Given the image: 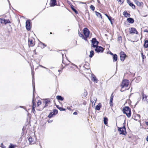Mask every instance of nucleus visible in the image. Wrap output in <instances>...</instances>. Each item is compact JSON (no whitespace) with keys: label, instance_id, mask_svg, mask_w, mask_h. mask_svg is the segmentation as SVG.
I'll return each mask as SVG.
<instances>
[{"label":"nucleus","instance_id":"obj_1","mask_svg":"<svg viewBox=\"0 0 148 148\" xmlns=\"http://www.w3.org/2000/svg\"><path fill=\"white\" fill-rule=\"evenodd\" d=\"M123 112L124 114H125L129 118L131 115V110L130 108L128 106H125L123 108Z\"/></svg>","mask_w":148,"mask_h":148},{"label":"nucleus","instance_id":"obj_2","mask_svg":"<svg viewBox=\"0 0 148 148\" xmlns=\"http://www.w3.org/2000/svg\"><path fill=\"white\" fill-rule=\"evenodd\" d=\"M118 131L119 132V133L120 134H122L125 135L127 132L126 131V128L125 126L121 127H118Z\"/></svg>","mask_w":148,"mask_h":148},{"label":"nucleus","instance_id":"obj_3","mask_svg":"<svg viewBox=\"0 0 148 148\" xmlns=\"http://www.w3.org/2000/svg\"><path fill=\"white\" fill-rule=\"evenodd\" d=\"M83 33L85 36V40H87V38L89 36L90 31L86 27H85L83 29Z\"/></svg>","mask_w":148,"mask_h":148},{"label":"nucleus","instance_id":"obj_4","mask_svg":"<svg viewBox=\"0 0 148 148\" xmlns=\"http://www.w3.org/2000/svg\"><path fill=\"white\" fill-rule=\"evenodd\" d=\"M129 81L127 79H124L123 80L121 84V87L122 88H123L125 87H127L129 84Z\"/></svg>","mask_w":148,"mask_h":148},{"label":"nucleus","instance_id":"obj_5","mask_svg":"<svg viewBox=\"0 0 148 148\" xmlns=\"http://www.w3.org/2000/svg\"><path fill=\"white\" fill-rule=\"evenodd\" d=\"M91 42L92 47L94 48L98 45L99 43V42L97 40L96 38H92Z\"/></svg>","mask_w":148,"mask_h":148},{"label":"nucleus","instance_id":"obj_6","mask_svg":"<svg viewBox=\"0 0 148 148\" xmlns=\"http://www.w3.org/2000/svg\"><path fill=\"white\" fill-rule=\"evenodd\" d=\"M120 56L121 61H123L125 60L127 56L124 52L122 51L120 53Z\"/></svg>","mask_w":148,"mask_h":148},{"label":"nucleus","instance_id":"obj_7","mask_svg":"<svg viewBox=\"0 0 148 148\" xmlns=\"http://www.w3.org/2000/svg\"><path fill=\"white\" fill-rule=\"evenodd\" d=\"M95 47L96 48L95 49V51L97 52L102 53L103 52L104 49L102 47L97 45V46H96V47Z\"/></svg>","mask_w":148,"mask_h":148},{"label":"nucleus","instance_id":"obj_8","mask_svg":"<svg viewBox=\"0 0 148 148\" xmlns=\"http://www.w3.org/2000/svg\"><path fill=\"white\" fill-rule=\"evenodd\" d=\"M30 20H27L26 22V28L27 30L29 31L31 29Z\"/></svg>","mask_w":148,"mask_h":148},{"label":"nucleus","instance_id":"obj_9","mask_svg":"<svg viewBox=\"0 0 148 148\" xmlns=\"http://www.w3.org/2000/svg\"><path fill=\"white\" fill-rule=\"evenodd\" d=\"M28 140L29 142V144H34L36 141V138L35 137L34 138L32 137L31 136H30L28 138Z\"/></svg>","mask_w":148,"mask_h":148},{"label":"nucleus","instance_id":"obj_10","mask_svg":"<svg viewBox=\"0 0 148 148\" xmlns=\"http://www.w3.org/2000/svg\"><path fill=\"white\" fill-rule=\"evenodd\" d=\"M130 33L131 34H138V32L136 30V29L134 27L131 28L130 29Z\"/></svg>","mask_w":148,"mask_h":148},{"label":"nucleus","instance_id":"obj_11","mask_svg":"<svg viewBox=\"0 0 148 148\" xmlns=\"http://www.w3.org/2000/svg\"><path fill=\"white\" fill-rule=\"evenodd\" d=\"M142 96L143 97V100L144 101H146L147 103H148V99H147V96H146L144 94L143 92L142 93Z\"/></svg>","mask_w":148,"mask_h":148},{"label":"nucleus","instance_id":"obj_12","mask_svg":"<svg viewBox=\"0 0 148 148\" xmlns=\"http://www.w3.org/2000/svg\"><path fill=\"white\" fill-rule=\"evenodd\" d=\"M51 6H54L56 5V0H51L50 3Z\"/></svg>","mask_w":148,"mask_h":148},{"label":"nucleus","instance_id":"obj_13","mask_svg":"<svg viewBox=\"0 0 148 148\" xmlns=\"http://www.w3.org/2000/svg\"><path fill=\"white\" fill-rule=\"evenodd\" d=\"M35 44L33 42V40L32 39H28V45L29 46L31 47L33 46Z\"/></svg>","mask_w":148,"mask_h":148},{"label":"nucleus","instance_id":"obj_14","mask_svg":"<svg viewBox=\"0 0 148 148\" xmlns=\"http://www.w3.org/2000/svg\"><path fill=\"white\" fill-rule=\"evenodd\" d=\"M91 80L97 83L98 81V80L96 77L95 76L93 75H92V77L91 78Z\"/></svg>","mask_w":148,"mask_h":148},{"label":"nucleus","instance_id":"obj_15","mask_svg":"<svg viewBox=\"0 0 148 148\" xmlns=\"http://www.w3.org/2000/svg\"><path fill=\"white\" fill-rule=\"evenodd\" d=\"M50 101L49 100L47 99H45L44 100V101L43 102V103H45V105L44 107V108L46 106H47L50 103Z\"/></svg>","mask_w":148,"mask_h":148},{"label":"nucleus","instance_id":"obj_16","mask_svg":"<svg viewBox=\"0 0 148 148\" xmlns=\"http://www.w3.org/2000/svg\"><path fill=\"white\" fill-rule=\"evenodd\" d=\"M127 21L129 23H134V19L132 18L129 17L127 19Z\"/></svg>","mask_w":148,"mask_h":148},{"label":"nucleus","instance_id":"obj_17","mask_svg":"<svg viewBox=\"0 0 148 148\" xmlns=\"http://www.w3.org/2000/svg\"><path fill=\"white\" fill-rule=\"evenodd\" d=\"M140 116L139 114H137L136 116L133 117V118L136 120H138L140 119Z\"/></svg>","mask_w":148,"mask_h":148},{"label":"nucleus","instance_id":"obj_18","mask_svg":"<svg viewBox=\"0 0 148 148\" xmlns=\"http://www.w3.org/2000/svg\"><path fill=\"white\" fill-rule=\"evenodd\" d=\"M123 14L124 16L125 17H129L130 16V14L128 13L127 11H125L123 12Z\"/></svg>","mask_w":148,"mask_h":148},{"label":"nucleus","instance_id":"obj_19","mask_svg":"<svg viewBox=\"0 0 148 148\" xmlns=\"http://www.w3.org/2000/svg\"><path fill=\"white\" fill-rule=\"evenodd\" d=\"M118 57L116 54H114L113 56V62H116L117 60Z\"/></svg>","mask_w":148,"mask_h":148},{"label":"nucleus","instance_id":"obj_20","mask_svg":"<svg viewBox=\"0 0 148 148\" xmlns=\"http://www.w3.org/2000/svg\"><path fill=\"white\" fill-rule=\"evenodd\" d=\"M135 79V82L138 83L141 80V77L140 76H138Z\"/></svg>","mask_w":148,"mask_h":148},{"label":"nucleus","instance_id":"obj_21","mask_svg":"<svg viewBox=\"0 0 148 148\" xmlns=\"http://www.w3.org/2000/svg\"><path fill=\"white\" fill-rule=\"evenodd\" d=\"M56 98L58 100L60 101H63L64 99V98L63 97L60 95L57 96H56Z\"/></svg>","mask_w":148,"mask_h":148},{"label":"nucleus","instance_id":"obj_22","mask_svg":"<svg viewBox=\"0 0 148 148\" xmlns=\"http://www.w3.org/2000/svg\"><path fill=\"white\" fill-rule=\"evenodd\" d=\"M34 80V77H32V81L33 92H34V91L35 90Z\"/></svg>","mask_w":148,"mask_h":148},{"label":"nucleus","instance_id":"obj_23","mask_svg":"<svg viewBox=\"0 0 148 148\" xmlns=\"http://www.w3.org/2000/svg\"><path fill=\"white\" fill-rule=\"evenodd\" d=\"M39 45L40 47L42 48H44L46 46V45H45L44 43L41 42H40V43L39 44Z\"/></svg>","mask_w":148,"mask_h":148},{"label":"nucleus","instance_id":"obj_24","mask_svg":"<svg viewBox=\"0 0 148 148\" xmlns=\"http://www.w3.org/2000/svg\"><path fill=\"white\" fill-rule=\"evenodd\" d=\"M4 24L6 25L7 23H10L11 22H10L9 19H4Z\"/></svg>","mask_w":148,"mask_h":148},{"label":"nucleus","instance_id":"obj_25","mask_svg":"<svg viewBox=\"0 0 148 148\" xmlns=\"http://www.w3.org/2000/svg\"><path fill=\"white\" fill-rule=\"evenodd\" d=\"M90 54L89 56L90 58H91L94 54V51L92 50H91L90 51Z\"/></svg>","mask_w":148,"mask_h":148},{"label":"nucleus","instance_id":"obj_26","mask_svg":"<svg viewBox=\"0 0 148 148\" xmlns=\"http://www.w3.org/2000/svg\"><path fill=\"white\" fill-rule=\"evenodd\" d=\"M144 46L145 48L148 47V40H146L145 41Z\"/></svg>","mask_w":148,"mask_h":148},{"label":"nucleus","instance_id":"obj_27","mask_svg":"<svg viewBox=\"0 0 148 148\" xmlns=\"http://www.w3.org/2000/svg\"><path fill=\"white\" fill-rule=\"evenodd\" d=\"M78 34L79 36L82 38V39L85 40V36H84L83 34L82 33H80L79 30H78Z\"/></svg>","mask_w":148,"mask_h":148},{"label":"nucleus","instance_id":"obj_28","mask_svg":"<svg viewBox=\"0 0 148 148\" xmlns=\"http://www.w3.org/2000/svg\"><path fill=\"white\" fill-rule=\"evenodd\" d=\"M103 121L104 124L106 125H107L108 124V118L106 117L104 118Z\"/></svg>","mask_w":148,"mask_h":148},{"label":"nucleus","instance_id":"obj_29","mask_svg":"<svg viewBox=\"0 0 148 148\" xmlns=\"http://www.w3.org/2000/svg\"><path fill=\"white\" fill-rule=\"evenodd\" d=\"M129 4L133 9L135 8V6L132 3L130 2Z\"/></svg>","mask_w":148,"mask_h":148},{"label":"nucleus","instance_id":"obj_30","mask_svg":"<svg viewBox=\"0 0 148 148\" xmlns=\"http://www.w3.org/2000/svg\"><path fill=\"white\" fill-rule=\"evenodd\" d=\"M56 107L60 111H65L66 109L62 108L59 107L58 106H57Z\"/></svg>","mask_w":148,"mask_h":148},{"label":"nucleus","instance_id":"obj_31","mask_svg":"<svg viewBox=\"0 0 148 148\" xmlns=\"http://www.w3.org/2000/svg\"><path fill=\"white\" fill-rule=\"evenodd\" d=\"M32 104H33L32 108H33V109H34V108H35L36 107V103H35V102L34 101V98H33V99L32 100Z\"/></svg>","mask_w":148,"mask_h":148},{"label":"nucleus","instance_id":"obj_32","mask_svg":"<svg viewBox=\"0 0 148 148\" xmlns=\"http://www.w3.org/2000/svg\"><path fill=\"white\" fill-rule=\"evenodd\" d=\"M53 112H52L53 114H54V115H56L58 113V111L57 110L54 109L53 110Z\"/></svg>","mask_w":148,"mask_h":148},{"label":"nucleus","instance_id":"obj_33","mask_svg":"<svg viewBox=\"0 0 148 148\" xmlns=\"http://www.w3.org/2000/svg\"><path fill=\"white\" fill-rule=\"evenodd\" d=\"M95 13L96 15L97 16L100 17L101 18H102L101 15L100 13H99L97 11H95Z\"/></svg>","mask_w":148,"mask_h":148},{"label":"nucleus","instance_id":"obj_34","mask_svg":"<svg viewBox=\"0 0 148 148\" xmlns=\"http://www.w3.org/2000/svg\"><path fill=\"white\" fill-rule=\"evenodd\" d=\"M101 105H98L96 106L95 109L97 110H99L101 108Z\"/></svg>","mask_w":148,"mask_h":148},{"label":"nucleus","instance_id":"obj_35","mask_svg":"<svg viewBox=\"0 0 148 148\" xmlns=\"http://www.w3.org/2000/svg\"><path fill=\"white\" fill-rule=\"evenodd\" d=\"M135 3L138 6H140L141 5V3L138 1L136 0L135 1Z\"/></svg>","mask_w":148,"mask_h":148},{"label":"nucleus","instance_id":"obj_36","mask_svg":"<svg viewBox=\"0 0 148 148\" xmlns=\"http://www.w3.org/2000/svg\"><path fill=\"white\" fill-rule=\"evenodd\" d=\"M71 8L72 10L74 11L76 14H77L78 12L72 6L71 7Z\"/></svg>","mask_w":148,"mask_h":148},{"label":"nucleus","instance_id":"obj_37","mask_svg":"<svg viewBox=\"0 0 148 148\" xmlns=\"http://www.w3.org/2000/svg\"><path fill=\"white\" fill-rule=\"evenodd\" d=\"M54 114H53L52 113V112H51L48 115V117L49 118H51L53 116V115H54Z\"/></svg>","mask_w":148,"mask_h":148},{"label":"nucleus","instance_id":"obj_38","mask_svg":"<svg viewBox=\"0 0 148 148\" xmlns=\"http://www.w3.org/2000/svg\"><path fill=\"white\" fill-rule=\"evenodd\" d=\"M62 63L63 64H64V66H63V65H62V66L63 67V68L62 69H63V68H64L65 66H66L67 65V64L64 62L63 59L62 61Z\"/></svg>","mask_w":148,"mask_h":148},{"label":"nucleus","instance_id":"obj_39","mask_svg":"<svg viewBox=\"0 0 148 148\" xmlns=\"http://www.w3.org/2000/svg\"><path fill=\"white\" fill-rule=\"evenodd\" d=\"M118 40L120 42H122V37L121 36H119L118 38Z\"/></svg>","mask_w":148,"mask_h":148},{"label":"nucleus","instance_id":"obj_40","mask_svg":"<svg viewBox=\"0 0 148 148\" xmlns=\"http://www.w3.org/2000/svg\"><path fill=\"white\" fill-rule=\"evenodd\" d=\"M4 19L2 18H0V24H4Z\"/></svg>","mask_w":148,"mask_h":148},{"label":"nucleus","instance_id":"obj_41","mask_svg":"<svg viewBox=\"0 0 148 148\" xmlns=\"http://www.w3.org/2000/svg\"><path fill=\"white\" fill-rule=\"evenodd\" d=\"M90 8L93 11H94L95 10V7L92 5H90Z\"/></svg>","mask_w":148,"mask_h":148},{"label":"nucleus","instance_id":"obj_42","mask_svg":"<svg viewBox=\"0 0 148 148\" xmlns=\"http://www.w3.org/2000/svg\"><path fill=\"white\" fill-rule=\"evenodd\" d=\"M14 145L10 144L9 147V148H14Z\"/></svg>","mask_w":148,"mask_h":148},{"label":"nucleus","instance_id":"obj_43","mask_svg":"<svg viewBox=\"0 0 148 148\" xmlns=\"http://www.w3.org/2000/svg\"><path fill=\"white\" fill-rule=\"evenodd\" d=\"M41 104V102L40 101H38L37 103V106H39Z\"/></svg>","mask_w":148,"mask_h":148},{"label":"nucleus","instance_id":"obj_44","mask_svg":"<svg viewBox=\"0 0 148 148\" xmlns=\"http://www.w3.org/2000/svg\"><path fill=\"white\" fill-rule=\"evenodd\" d=\"M34 73L33 71V70L32 69V77H34Z\"/></svg>","mask_w":148,"mask_h":148},{"label":"nucleus","instance_id":"obj_45","mask_svg":"<svg viewBox=\"0 0 148 148\" xmlns=\"http://www.w3.org/2000/svg\"><path fill=\"white\" fill-rule=\"evenodd\" d=\"M112 101H110V106L111 107H112L113 106V104H112Z\"/></svg>","mask_w":148,"mask_h":148},{"label":"nucleus","instance_id":"obj_46","mask_svg":"<svg viewBox=\"0 0 148 148\" xmlns=\"http://www.w3.org/2000/svg\"><path fill=\"white\" fill-rule=\"evenodd\" d=\"M108 18L110 21L112 20V18L110 16H109Z\"/></svg>","mask_w":148,"mask_h":148},{"label":"nucleus","instance_id":"obj_47","mask_svg":"<svg viewBox=\"0 0 148 148\" xmlns=\"http://www.w3.org/2000/svg\"><path fill=\"white\" fill-rule=\"evenodd\" d=\"M39 66H40V67H42V68H45V69H47V68H46V67H44V66H42V65H39Z\"/></svg>","mask_w":148,"mask_h":148},{"label":"nucleus","instance_id":"obj_48","mask_svg":"<svg viewBox=\"0 0 148 148\" xmlns=\"http://www.w3.org/2000/svg\"><path fill=\"white\" fill-rule=\"evenodd\" d=\"M113 92L111 95L110 98L113 99L114 95H113Z\"/></svg>","mask_w":148,"mask_h":148},{"label":"nucleus","instance_id":"obj_49","mask_svg":"<svg viewBox=\"0 0 148 148\" xmlns=\"http://www.w3.org/2000/svg\"><path fill=\"white\" fill-rule=\"evenodd\" d=\"M77 112H74L73 113V114L74 115H77Z\"/></svg>","mask_w":148,"mask_h":148},{"label":"nucleus","instance_id":"obj_50","mask_svg":"<svg viewBox=\"0 0 148 148\" xmlns=\"http://www.w3.org/2000/svg\"><path fill=\"white\" fill-rule=\"evenodd\" d=\"M110 55H111L112 56H113L114 54L113 53H112L111 52H110Z\"/></svg>","mask_w":148,"mask_h":148},{"label":"nucleus","instance_id":"obj_51","mask_svg":"<svg viewBox=\"0 0 148 148\" xmlns=\"http://www.w3.org/2000/svg\"><path fill=\"white\" fill-rule=\"evenodd\" d=\"M142 57L143 59H144V58H146V57L144 55Z\"/></svg>","mask_w":148,"mask_h":148},{"label":"nucleus","instance_id":"obj_52","mask_svg":"<svg viewBox=\"0 0 148 148\" xmlns=\"http://www.w3.org/2000/svg\"><path fill=\"white\" fill-rule=\"evenodd\" d=\"M127 3L128 4H129L130 2V0H127Z\"/></svg>","mask_w":148,"mask_h":148},{"label":"nucleus","instance_id":"obj_53","mask_svg":"<svg viewBox=\"0 0 148 148\" xmlns=\"http://www.w3.org/2000/svg\"><path fill=\"white\" fill-rule=\"evenodd\" d=\"M146 140L147 141H148V135L147 137Z\"/></svg>","mask_w":148,"mask_h":148},{"label":"nucleus","instance_id":"obj_54","mask_svg":"<svg viewBox=\"0 0 148 148\" xmlns=\"http://www.w3.org/2000/svg\"><path fill=\"white\" fill-rule=\"evenodd\" d=\"M113 99L111 98H110V101H113Z\"/></svg>","mask_w":148,"mask_h":148},{"label":"nucleus","instance_id":"obj_55","mask_svg":"<svg viewBox=\"0 0 148 148\" xmlns=\"http://www.w3.org/2000/svg\"><path fill=\"white\" fill-rule=\"evenodd\" d=\"M52 120H49V121H48V122L49 123H51V122H52Z\"/></svg>","mask_w":148,"mask_h":148},{"label":"nucleus","instance_id":"obj_56","mask_svg":"<svg viewBox=\"0 0 148 148\" xmlns=\"http://www.w3.org/2000/svg\"><path fill=\"white\" fill-rule=\"evenodd\" d=\"M32 111L34 112V111H35V108H34V109H33V108H32Z\"/></svg>","mask_w":148,"mask_h":148},{"label":"nucleus","instance_id":"obj_57","mask_svg":"<svg viewBox=\"0 0 148 148\" xmlns=\"http://www.w3.org/2000/svg\"><path fill=\"white\" fill-rule=\"evenodd\" d=\"M144 32H148V31L147 29H145L144 30Z\"/></svg>","mask_w":148,"mask_h":148},{"label":"nucleus","instance_id":"obj_58","mask_svg":"<svg viewBox=\"0 0 148 148\" xmlns=\"http://www.w3.org/2000/svg\"><path fill=\"white\" fill-rule=\"evenodd\" d=\"M105 15L107 17V18H108V17L110 16H108L107 14H106Z\"/></svg>","mask_w":148,"mask_h":148},{"label":"nucleus","instance_id":"obj_59","mask_svg":"<svg viewBox=\"0 0 148 148\" xmlns=\"http://www.w3.org/2000/svg\"><path fill=\"white\" fill-rule=\"evenodd\" d=\"M19 107L20 108H24V107L23 106H19Z\"/></svg>","mask_w":148,"mask_h":148},{"label":"nucleus","instance_id":"obj_60","mask_svg":"<svg viewBox=\"0 0 148 148\" xmlns=\"http://www.w3.org/2000/svg\"><path fill=\"white\" fill-rule=\"evenodd\" d=\"M146 125L148 126V121L146 122Z\"/></svg>","mask_w":148,"mask_h":148},{"label":"nucleus","instance_id":"obj_61","mask_svg":"<svg viewBox=\"0 0 148 148\" xmlns=\"http://www.w3.org/2000/svg\"><path fill=\"white\" fill-rule=\"evenodd\" d=\"M110 21V23H111L112 24H113V23H112V21Z\"/></svg>","mask_w":148,"mask_h":148},{"label":"nucleus","instance_id":"obj_62","mask_svg":"<svg viewBox=\"0 0 148 148\" xmlns=\"http://www.w3.org/2000/svg\"><path fill=\"white\" fill-rule=\"evenodd\" d=\"M141 56H143L144 55H143V53H141Z\"/></svg>","mask_w":148,"mask_h":148},{"label":"nucleus","instance_id":"obj_63","mask_svg":"<svg viewBox=\"0 0 148 148\" xmlns=\"http://www.w3.org/2000/svg\"><path fill=\"white\" fill-rule=\"evenodd\" d=\"M47 69L48 70V71L49 72V73H50V71H50V70H49V69Z\"/></svg>","mask_w":148,"mask_h":148},{"label":"nucleus","instance_id":"obj_64","mask_svg":"<svg viewBox=\"0 0 148 148\" xmlns=\"http://www.w3.org/2000/svg\"><path fill=\"white\" fill-rule=\"evenodd\" d=\"M117 1H118L119 2H121V0H117Z\"/></svg>","mask_w":148,"mask_h":148}]
</instances>
